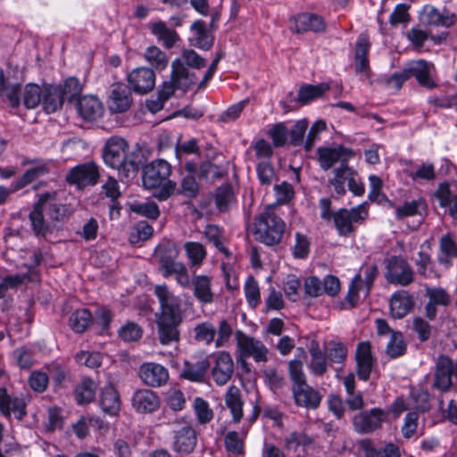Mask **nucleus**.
<instances>
[{"mask_svg":"<svg viewBox=\"0 0 457 457\" xmlns=\"http://www.w3.org/2000/svg\"><path fill=\"white\" fill-rule=\"evenodd\" d=\"M286 230V223L276 211V205L270 204L256 215L253 224L255 240L268 246L278 245Z\"/></svg>","mask_w":457,"mask_h":457,"instance_id":"nucleus-2","label":"nucleus"},{"mask_svg":"<svg viewBox=\"0 0 457 457\" xmlns=\"http://www.w3.org/2000/svg\"><path fill=\"white\" fill-rule=\"evenodd\" d=\"M386 418V412L380 408H372L361 411L353 419V425L356 432L369 434L381 428Z\"/></svg>","mask_w":457,"mask_h":457,"instance_id":"nucleus-15","label":"nucleus"},{"mask_svg":"<svg viewBox=\"0 0 457 457\" xmlns=\"http://www.w3.org/2000/svg\"><path fill=\"white\" fill-rule=\"evenodd\" d=\"M209 369L208 356L204 353L195 354L190 360L185 361L181 377L192 382H201Z\"/></svg>","mask_w":457,"mask_h":457,"instance_id":"nucleus-20","label":"nucleus"},{"mask_svg":"<svg viewBox=\"0 0 457 457\" xmlns=\"http://www.w3.org/2000/svg\"><path fill=\"white\" fill-rule=\"evenodd\" d=\"M22 96L23 104L27 109H34L42 102V90L36 84L26 85Z\"/></svg>","mask_w":457,"mask_h":457,"instance_id":"nucleus-56","label":"nucleus"},{"mask_svg":"<svg viewBox=\"0 0 457 457\" xmlns=\"http://www.w3.org/2000/svg\"><path fill=\"white\" fill-rule=\"evenodd\" d=\"M308 349L311 355L309 363L311 371L316 376L324 375L328 370V361L316 339H312Z\"/></svg>","mask_w":457,"mask_h":457,"instance_id":"nucleus-41","label":"nucleus"},{"mask_svg":"<svg viewBox=\"0 0 457 457\" xmlns=\"http://www.w3.org/2000/svg\"><path fill=\"white\" fill-rule=\"evenodd\" d=\"M329 89L327 83H320L318 85H304L300 87L298 92L297 100L305 104L318 97H320L325 92Z\"/></svg>","mask_w":457,"mask_h":457,"instance_id":"nucleus-52","label":"nucleus"},{"mask_svg":"<svg viewBox=\"0 0 457 457\" xmlns=\"http://www.w3.org/2000/svg\"><path fill=\"white\" fill-rule=\"evenodd\" d=\"M425 295L428 302L424 307L425 316L429 320H435L437 316L438 308H446L451 305L453 297L450 293L440 287H425Z\"/></svg>","mask_w":457,"mask_h":457,"instance_id":"nucleus-13","label":"nucleus"},{"mask_svg":"<svg viewBox=\"0 0 457 457\" xmlns=\"http://www.w3.org/2000/svg\"><path fill=\"white\" fill-rule=\"evenodd\" d=\"M183 317L155 316L157 337L162 345L178 343L180 338L179 326Z\"/></svg>","mask_w":457,"mask_h":457,"instance_id":"nucleus-14","label":"nucleus"},{"mask_svg":"<svg viewBox=\"0 0 457 457\" xmlns=\"http://www.w3.org/2000/svg\"><path fill=\"white\" fill-rule=\"evenodd\" d=\"M100 406L103 411L110 416H116L120 412V395L112 384L105 386L102 389L100 395Z\"/></svg>","mask_w":457,"mask_h":457,"instance_id":"nucleus-39","label":"nucleus"},{"mask_svg":"<svg viewBox=\"0 0 457 457\" xmlns=\"http://www.w3.org/2000/svg\"><path fill=\"white\" fill-rule=\"evenodd\" d=\"M244 293L248 306L255 309L261 303V292L257 280L248 276L244 286Z\"/></svg>","mask_w":457,"mask_h":457,"instance_id":"nucleus-53","label":"nucleus"},{"mask_svg":"<svg viewBox=\"0 0 457 457\" xmlns=\"http://www.w3.org/2000/svg\"><path fill=\"white\" fill-rule=\"evenodd\" d=\"M99 178L97 166L94 162L78 165L71 169L66 176L69 184L76 185L79 188L95 186Z\"/></svg>","mask_w":457,"mask_h":457,"instance_id":"nucleus-16","label":"nucleus"},{"mask_svg":"<svg viewBox=\"0 0 457 457\" xmlns=\"http://www.w3.org/2000/svg\"><path fill=\"white\" fill-rule=\"evenodd\" d=\"M404 36L412 48L419 52L428 50L427 44L429 41H433L435 44L440 43V40L436 38L429 31L418 25L407 29Z\"/></svg>","mask_w":457,"mask_h":457,"instance_id":"nucleus-36","label":"nucleus"},{"mask_svg":"<svg viewBox=\"0 0 457 457\" xmlns=\"http://www.w3.org/2000/svg\"><path fill=\"white\" fill-rule=\"evenodd\" d=\"M212 278L208 275H194L190 277V287L195 299L203 305L212 304L215 300L212 291Z\"/></svg>","mask_w":457,"mask_h":457,"instance_id":"nucleus-23","label":"nucleus"},{"mask_svg":"<svg viewBox=\"0 0 457 457\" xmlns=\"http://www.w3.org/2000/svg\"><path fill=\"white\" fill-rule=\"evenodd\" d=\"M206 239L212 243L219 252L226 257L231 255L230 251L226 246V238L223 230L216 225H207L204 230Z\"/></svg>","mask_w":457,"mask_h":457,"instance_id":"nucleus-47","label":"nucleus"},{"mask_svg":"<svg viewBox=\"0 0 457 457\" xmlns=\"http://www.w3.org/2000/svg\"><path fill=\"white\" fill-rule=\"evenodd\" d=\"M422 18L426 23L432 26L451 27L456 21L454 14L444 10L440 12L433 5H425L422 10Z\"/></svg>","mask_w":457,"mask_h":457,"instance_id":"nucleus-38","label":"nucleus"},{"mask_svg":"<svg viewBox=\"0 0 457 457\" xmlns=\"http://www.w3.org/2000/svg\"><path fill=\"white\" fill-rule=\"evenodd\" d=\"M413 180H434L436 177L435 166L430 162H423L417 166L414 171L408 173Z\"/></svg>","mask_w":457,"mask_h":457,"instance_id":"nucleus-64","label":"nucleus"},{"mask_svg":"<svg viewBox=\"0 0 457 457\" xmlns=\"http://www.w3.org/2000/svg\"><path fill=\"white\" fill-rule=\"evenodd\" d=\"M64 102L62 87L48 86L42 96L43 109L46 113H53L60 109Z\"/></svg>","mask_w":457,"mask_h":457,"instance_id":"nucleus-43","label":"nucleus"},{"mask_svg":"<svg viewBox=\"0 0 457 457\" xmlns=\"http://www.w3.org/2000/svg\"><path fill=\"white\" fill-rule=\"evenodd\" d=\"M213 358L212 378L218 386H224L230 380L234 373L232 356L227 351H220L213 355Z\"/></svg>","mask_w":457,"mask_h":457,"instance_id":"nucleus-17","label":"nucleus"},{"mask_svg":"<svg viewBox=\"0 0 457 457\" xmlns=\"http://www.w3.org/2000/svg\"><path fill=\"white\" fill-rule=\"evenodd\" d=\"M0 411L5 417L13 413L16 419L22 420L26 415V403L20 397H12L6 388L0 387Z\"/></svg>","mask_w":457,"mask_h":457,"instance_id":"nucleus-30","label":"nucleus"},{"mask_svg":"<svg viewBox=\"0 0 457 457\" xmlns=\"http://www.w3.org/2000/svg\"><path fill=\"white\" fill-rule=\"evenodd\" d=\"M49 171L48 167L45 163H40L39 165L33 167L31 169L27 170L23 175L17 180L16 182V189H21L27 185L30 184L38 177L44 176L47 174Z\"/></svg>","mask_w":457,"mask_h":457,"instance_id":"nucleus-57","label":"nucleus"},{"mask_svg":"<svg viewBox=\"0 0 457 457\" xmlns=\"http://www.w3.org/2000/svg\"><path fill=\"white\" fill-rule=\"evenodd\" d=\"M317 152L320 166L324 170H328L337 162H340V165L348 162L352 156V151L343 146L320 147Z\"/></svg>","mask_w":457,"mask_h":457,"instance_id":"nucleus-26","label":"nucleus"},{"mask_svg":"<svg viewBox=\"0 0 457 457\" xmlns=\"http://www.w3.org/2000/svg\"><path fill=\"white\" fill-rule=\"evenodd\" d=\"M378 274V270L376 264H364L361 267L359 273L352 279L345 296V300L351 307H353L357 303L359 300V291L362 289V284L364 283L365 293L368 295Z\"/></svg>","mask_w":457,"mask_h":457,"instance_id":"nucleus-8","label":"nucleus"},{"mask_svg":"<svg viewBox=\"0 0 457 457\" xmlns=\"http://www.w3.org/2000/svg\"><path fill=\"white\" fill-rule=\"evenodd\" d=\"M170 78L179 90L186 91L196 82L195 73H190L185 67L183 62L176 59L171 64Z\"/></svg>","mask_w":457,"mask_h":457,"instance_id":"nucleus-37","label":"nucleus"},{"mask_svg":"<svg viewBox=\"0 0 457 457\" xmlns=\"http://www.w3.org/2000/svg\"><path fill=\"white\" fill-rule=\"evenodd\" d=\"M144 59L148 62L152 69L163 71L167 68L169 59L167 54L162 51L158 46H150L144 53Z\"/></svg>","mask_w":457,"mask_h":457,"instance_id":"nucleus-49","label":"nucleus"},{"mask_svg":"<svg viewBox=\"0 0 457 457\" xmlns=\"http://www.w3.org/2000/svg\"><path fill=\"white\" fill-rule=\"evenodd\" d=\"M138 377L142 382L152 387H160L169 379L168 370L155 362L143 363L138 370Z\"/></svg>","mask_w":457,"mask_h":457,"instance_id":"nucleus-19","label":"nucleus"},{"mask_svg":"<svg viewBox=\"0 0 457 457\" xmlns=\"http://www.w3.org/2000/svg\"><path fill=\"white\" fill-rule=\"evenodd\" d=\"M177 194L188 198H195L199 192V184L192 174L183 175L180 181V187L176 189Z\"/></svg>","mask_w":457,"mask_h":457,"instance_id":"nucleus-60","label":"nucleus"},{"mask_svg":"<svg viewBox=\"0 0 457 457\" xmlns=\"http://www.w3.org/2000/svg\"><path fill=\"white\" fill-rule=\"evenodd\" d=\"M457 258V242L450 232L443 235L439 239L438 262L449 269L453 265V259Z\"/></svg>","mask_w":457,"mask_h":457,"instance_id":"nucleus-35","label":"nucleus"},{"mask_svg":"<svg viewBox=\"0 0 457 457\" xmlns=\"http://www.w3.org/2000/svg\"><path fill=\"white\" fill-rule=\"evenodd\" d=\"M129 151L128 143L121 137H112L105 144L104 152V162L118 170L119 173L125 178H129L130 173H135L137 166L133 162H127Z\"/></svg>","mask_w":457,"mask_h":457,"instance_id":"nucleus-4","label":"nucleus"},{"mask_svg":"<svg viewBox=\"0 0 457 457\" xmlns=\"http://www.w3.org/2000/svg\"><path fill=\"white\" fill-rule=\"evenodd\" d=\"M96 391V383L90 378H84L75 388V398L79 404L91 403Z\"/></svg>","mask_w":457,"mask_h":457,"instance_id":"nucleus-51","label":"nucleus"},{"mask_svg":"<svg viewBox=\"0 0 457 457\" xmlns=\"http://www.w3.org/2000/svg\"><path fill=\"white\" fill-rule=\"evenodd\" d=\"M406 345L403 336L399 332H392L391 337L386 345V352L390 358H398L404 354Z\"/></svg>","mask_w":457,"mask_h":457,"instance_id":"nucleus-59","label":"nucleus"},{"mask_svg":"<svg viewBox=\"0 0 457 457\" xmlns=\"http://www.w3.org/2000/svg\"><path fill=\"white\" fill-rule=\"evenodd\" d=\"M131 404L138 413H152L159 409L160 399L152 390L138 389L132 395Z\"/></svg>","mask_w":457,"mask_h":457,"instance_id":"nucleus-28","label":"nucleus"},{"mask_svg":"<svg viewBox=\"0 0 457 457\" xmlns=\"http://www.w3.org/2000/svg\"><path fill=\"white\" fill-rule=\"evenodd\" d=\"M292 392L297 406L307 409H317L320 406V394L310 386L307 382L301 385H293Z\"/></svg>","mask_w":457,"mask_h":457,"instance_id":"nucleus-27","label":"nucleus"},{"mask_svg":"<svg viewBox=\"0 0 457 457\" xmlns=\"http://www.w3.org/2000/svg\"><path fill=\"white\" fill-rule=\"evenodd\" d=\"M308 129L307 120H297L293 128L288 130L289 143L293 146L304 145V134Z\"/></svg>","mask_w":457,"mask_h":457,"instance_id":"nucleus-62","label":"nucleus"},{"mask_svg":"<svg viewBox=\"0 0 457 457\" xmlns=\"http://www.w3.org/2000/svg\"><path fill=\"white\" fill-rule=\"evenodd\" d=\"M300 353L297 359L288 361V372L293 385H301L306 382V377L303 370V361L305 359V352L303 348L298 347Z\"/></svg>","mask_w":457,"mask_h":457,"instance_id":"nucleus-50","label":"nucleus"},{"mask_svg":"<svg viewBox=\"0 0 457 457\" xmlns=\"http://www.w3.org/2000/svg\"><path fill=\"white\" fill-rule=\"evenodd\" d=\"M170 425L178 428L173 430L172 450L180 455L194 452L197 444V436L194 428L183 418L176 419Z\"/></svg>","mask_w":457,"mask_h":457,"instance_id":"nucleus-7","label":"nucleus"},{"mask_svg":"<svg viewBox=\"0 0 457 457\" xmlns=\"http://www.w3.org/2000/svg\"><path fill=\"white\" fill-rule=\"evenodd\" d=\"M149 29L158 41L162 42L168 49L173 47L179 38L178 33L174 29H170L162 21L150 23Z\"/></svg>","mask_w":457,"mask_h":457,"instance_id":"nucleus-42","label":"nucleus"},{"mask_svg":"<svg viewBox=\"0 0 457 457\" xmlns=\"http://www.w3.org/2000/svg\"><path fill=\"white\" fill-rule=\"evenodd\" d=\"M193 37L191 45L203 50H209L213 45L212 36L210 35L203 21L197 20L191 25Z\"/></svg>","mask_w":457,"mask_h":457,"instance_id":"nucleus-44","label":"nucleus"},{"mask_svg":"<svg viewBox=\"0 0 457 457\" xmlns=\"http://www.w3.org/2000/svg\"><path fill=\"white\" fill-rule=\"evenodd\" d=\"M171 165L164 159H156L145 165L143 184L149 189H157L154 196L159 201H166L177 189V183L170 179Z\"/></svg>","mask_w":457,"mask_h":457,"instance_id":"nucleus-1","label":"nucleus"},{"mask_svg":"<svg viewBox=\"0 0 457 457\" xmlns=\"http://www.w3.org/2000/svg\"><path fill=\"white\" fill-rule=\"evenodd\" d=\"M179 249L175 243L168 242L158 249L159 268L164 278L173 276L182 288L190 287V275L187 266L178 262Z\"/></svg>","mask_w":457,"mask_h":457,"instance_id":"nucleus-3","label":"nucleus"},{"mask_svg":"<svg viewBox=\"0 0 457 457\" xmlns=\"http://www.w3.org/2000/svg\"><path fill=\"white\" fill-rule=\"evenodd\" d=\"M154 295L160 304L159 312L155 316L183 317L181 301L167 285H156L154 287Z\"/></svg>","mask_w":457,"mask_h":457,"instance_id":"nucleus-11","label":"nucleus"},{"mask_svg":"<svg viewBox=\"0 0 457 457\" xmlns=\"http://www.w3.org/2000/svg\"><path fill=\"white\" fill-rule=\"evenodd\" d=\"M92 322V315L87 309L76 310L71 314L69 319V325L76 333L85 332Z\"/></svg>","mask_w":457,"mask_h":457,"instance_id":"nucleus-48","label":"nucleus"},{"mask_svg":"<svg viewBox=\"0 0 457 457\" xmlns=\"http://www.w3.org/2000/svg\"><path fill=\"white\" fill-rule=\"evenodd\" d=\"M406 66L410 78L414 77L421 87L432 89L437 86L433 78L435 66L432 62L420 59L411 62Z\"/></svg>","mask_w":457,"mask_h":457,"instance_id":"nucleus-21","label":"nucleus"},{"mask_svg":"<svg viewBox=\"0 0 457 457\" xmlns=\"http://www.w3.org/2000/svg\"><path fill=\"white\" fill-rule=\"evenodd\" d=\"M361 448L366 457H401L402 453L400 447L392 443L387 442L379 447H375L371 441H362Z\"/></svg>","mask_w":457,"mask_h":457,"instance_id":"nucleus-40","label":"nucleus"},{"mask_svg":"<svg viewBox=\"0 0 457 457\" xmlns=\"http://www.w3.org/2000/svg\"><path fill=\"white\" fill-rule=\"evenodd\" d=\"M224 403L231 415V422L238 424L244 418V401L240 389L236 386H230L224 395Z\"/></svg>","mask_w":457,"mask_h":457,"instance_id":"nucleus-33","label":"nucleus"},{"mask_svg":"<svg viewBox=\"0 0 457 457\" xmlns=\"http://www.w3.org/2000/svg\"><path fill=\"white\" fill-rule=\"evenodd\" d=\"M126 80L131 91L138 95H146L154 88L156 75L154 69L142 66L129 71Z\"/></svg>","mask_w":457,"mask_h":457,"instance_id":"nucleus-10","label":"nucleus"},{"mask_svg":"<svg viewBox=\"0 0 457 457\" xmlns=\"http://www.w3.org/2000/svg\"><path fill=\"white\" fill-rule=\"evenodd\" d=\"M369 50L370 44L368 38L363 36L359 37L356 42L354 54V68L357 73H368L370 70L368 60Z\"/></svg>","mask_w":457,"mask_h":457,"instance_id":"nucleus-45","label":"nucleus"},{"mask_svg":"<svg viewBox=\"0 0 457 457\" xmlns=\"http://www.w3.org/2000/svg\"><path fill=\"white\" fill-rule=\"evenodd\" d=\"M194 411L200 424H206L213 418V411L209 403L203 398L196 397L194 401Z\"/></svg>","mask_w":457,"mask_h":457,"instance_id":"nucleus-63","label":"nucleus"},{"mask_svg":"<svg viewBox=\"0 0 457 457\" xmlns=\"http://www.w3.org/2000/svg\"><path fill=\"white\" fill-rule=\"evenodd\" d=\"M385 278L390 284L407 287L413 282L414 272L404 259L392 256L387 262Z\"/></svg>","mask_w":457,"mask_h":457,"instance_id":"nucleus-9","label":"nucleus"},{"mask_svg":"<svg viewBox=\"0 0 457 457\" xmlns=\"http://www.w3.org/2000/svg\"><path fill=\"white\" fill-rule=\"evenodd\" d=\"M326 23L322 17L314 13H300L290 21V29L295 33L322 32L325 30Z\"/></svg>","mask_w":457,"mask_h":457,"instance_id":"nucleus-22","label":"nucleus"},{"mask_svg":"<svg viewBox=\"0 0 457 457\" xmlns=\"http://www.w3.org/2000/svg\"><path fill=\"white\" fill-rule=\"evenodd\" d=\"M234 200V194L231 186L222 185L215 193V204L220 212H226Z\"/></svg>","mask_w":457,"mask_h":457,"instance_id":"nucleus-58","label":"nucleus"},{"mask_svg":"<svg viewBox=\"0 0 457 457\" xmlns=\"http://www.w3.org/2000/svg\"><path fill=\"white\" fill-rule=\"evenodd\" d=\"M235 336L238 352L237 356L238 363L245 364V359L250 357L253 358L255 362L268 361L270 351L261 340L248 336L241 330H237Z\"/></svg>","mask_w":457,"mask_h":457,"instance_id":"nucleus-6","label":"nucleus"},{"mask_svg":"<svg viewBox=\"0 0 457 457\" xmlns=\"http://www.w3.org/2000/svg\"><path fill=\"white\" fill-rule=\"evenodd\" d=\"M275 147L284 146L287 142L288 129L284 122L270 125L266 132Z\"/></svg>","mask_w":457,"mask_h":457,"instance_id":"nucleus-55","label":"nucleus"},{"mask_svg":"<svg viewBox=\"0 0 457 457\" xmlns=\"http://www.w3.org/2000/svg\"><path fill=\"white\" fill-rule=\"evenodd\" d=\"M358 377L364 381L370 378V373L376 362L371 353L370 342L363 341L358 344L355 352Z\"/></svg>","mask_w":457,"mask_h":457,"instance_id":"nucleus-24","label":"nucleus"},{"mask_svg":"<svg viewBox=\"0 0 457 457\" xmlns=\"http://www.w3.org/2000/svg\"><path fill=\"white\" fill-rule=\"evenodd\" d=\"M413 306V297L406 290H398L391 295L390 313L394 319H403Z\"/></svg>","mask_w":457,"mask_h":457,"instance_id":"nucleus-32","label":"nucleus"},{"mask_svg":"<svg viewBox=\"0 0 457 457\" xmlns=\"http://www.w3.org/2000/svg\"><path fill=\"white\" fill-rule=\"evenodd\" d=\"M106 103L112 113L126 112L133 103L131 90L124 83H113L109 87Z\"/></svg>","mask_w":457,"mask_h":457,"instance_id":"nucleus-12","label":"nucleus"},{"mask_svg":"<svg viewBox=\"0 0 457 457\" xmlns=\"http://www.w3.org/2000/svg\"><path fill=\"white\" fill-rule=\"evenodd\" d=\"M41 206L42 203L37 201L34 204L33 209L29 214V220L34 235L37 237L46 238L54 231V227L45 220V211Z\"/></svg>","mask_w":457,"mask_h":457,"instance_id":"nucleus-34","label":"nucleus"},{"mask_svg":"<svg viewBox=\"0 0 457 457\" xmlns=\"http://www.w3.org/2000/svg\"><path fill=\"white\" fill-rule=\"evenodd\" d=\"M194 337L197 342H201L205 345H210L216 336V328L210 321L198 323L194 328Z\"/></svg>","mask_w":457,"mask_h":457,"instance_id":"nucleus-54","label":"nucleus"},{"mask_svg":"<svg viewBox=\"0 0 457 457\" xmlns=\"http://www.w3.org/2000/svg\"><path fill=\"white\" fill-rule=\"evenodd\" d=\"M369 216L367 204H361L350 209L341 208L334 212L333 222L340 237H348L356 230Z\"/></svg>","mask_w":457,"mask_h":457,"instance_id":"nucleus-5","label":"nucleus"},{"mask_svg":"<svg viewBox=\"0 0 457 457\" xmlns=\"http://www.w3.org/2000/svg\"><path fill=\"white\" fill-rule=\"evenodd\" d=\"M184 249L190 269L195 270L201 267L207 255L204 246L199 242L188 241L185 243Z\"/></svg>","mask_w":457,"mask_h":457,"instance_id":"nucleus-46","label":"nucleus"},{"mask_svg":"<svg viewBox=\"0 0 457 457\" xmlns=\"http://www.w3.org/2000/svg\"><path fill=\"white\" fill-rule=\"evenodd\" d=\"M37 202L42 203L41 207L52 221H63L71 213L69 205L56 201L55 194L45 193L39 196Z\"/></svg>","mask_w":457,"mask_h":457,"instance_id":"nucleus-25","label":"nucleus"},{"mask_svg":"<svg viewBox=\"0 0 457 457\" xmlns=\"http://www.w3.org/2000/svg\"><path fill=\"white\" fill-rule=\"evenodd\" d=\"M390 205L395 208V218L398 220L414 216L424 217L428 212V205L423 197L405 201L399 205Z\"/></svg>","mask_w":457,"mask_h":457,"instance_id":"nucleus-31","label":"nucleus"},{"mask_svg":"<svg viewBox=\"0 0 457 457\" xmlns=\"http://www.w3.org/2000/svg\"><path fill=\"white\" fill-rule=\"evenodd\" d=\"M260 413V408L254 406L252 414L247 418V426L243 425L240 432L229 431L224 438L225 448L234 455L244 453V441L249 428L255 422Z\"/></svg>","mask_w":457,"mask_h":457,"instance_id":"nucleus-18","label":"nucleus"},{"mask_svg":"<svg viewBox=\"0 0 457 457\" xmlns=\"http://www.w3.org/2000/svg\"><path fill=\"white\" fill-rule=\"evenodd\" d=\"M76 109L79 116L87 121H94L103 115L101 101L95 96H85L76 100Z\"/></svg>","mask_w":457,"mask_h":457,"instance_id":"nucleus-29","label":"nucleus"},{"mask_svg":"<svg viewBox=\"0 0 457 457\" xmlns=\"http://www.w3.org/2000/svg\"><path fill=\"white\" fill-rule=\"evenodd\" d=\"M274 192L276 203L273 204L276 205V211H278V207L279 205L288 204L295 195L293 186L287 181H283L281 184L276 185L274 187Z\"/></svg>","mask_w":457,"mask_h":457,"instance_id":"nucleus-61","label":"nucleus"}]
</instances>
